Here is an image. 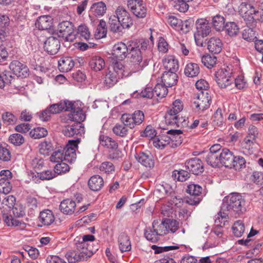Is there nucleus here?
<instances>
[{
    "label": "nucleus",
    "mask_w": 263,
    "mask_h": 263,
    "mask_svg": "<svg viewBox=\"0 0 263 263\" xmlns=\"http://www.w3.org/2000/svg\"><path fill=\"white\" fill-rule=\"evenodd\" d=\"M79 142V139L69 140L63 149H59L52 153L50 157V161L57 163L63 161L73 162L76 159V151Z\"/></svg>",
    "instance_id": "f257e3e1"
},
{
    "label": "nucleus",
    "mask_w": 263,
    "mask_h": 263,
    "mask_svg": "<svg viewBox=\"0 0 263 263\" xmlns=\"http://www.w3.org/2000/svg\"><path fill=\"white\" fill-rule=\"evenodd\" d=\"M183 107V103L179 99L173 102V108L168 110L165 116L166 124L181 128L187 127L189 118L180 117L178 114L182 110Z\"/></svg>",
    "instance_id": "f03ea898"
},
{
    "label": "nucleus",
    "mask_w": 263,
    "mask_h": 263,
    "mask_svg": "<svg viewBox=\"0 0 263 263\" xmlns=\"http://www.w3.org/2000/svg\"><path fill=\"white\" fill-rule=\"evenodd\" d=\"M167 133L173 135L171 138L167 136H162L158 138H154L153 141L154 146L159 149H163L166 146L175 147L180 145L182 141V138L180 135L183 133L181 129H171Z\"/></svg>",
    "instance_id": "7ed1b4c3"
},
{
    "label": "nucleus",
    "mask_w": 263,
    "mask_h": 263,
    "mask_svg": "<svg viewBox=\"0 0 263 263\" xmlns=\"http://www.w3.org/2000/svg\"><path fill=\"white\" fill-rule=\"evenodd\" d=\"M245 200L239 194L233 193L224 197L223 207L232 214H242L246 211Z\"/></svg>",
    "instance_id": "20e7f679"
},
{
    "label": "nucleus",
    "mask_w": 263,
    "mask_h": 263,
    "mask_svg": "<svg viewBox=\"0 0 263 263\" xmlns=\"http://www.w3.org/2000/svg\"><path fill=\"white\" fill-rule=\"evenodd\" d=\"M144 120V113L140 110L135 111L132 114H124L121 117L122 123L130 129L141 124Z\"/></svg>",
    "instance_id": "39448f33"
},
{
    "label": "nucleus",
    "mask_w": 263,
    "mask_h": 263,
    "mask_svg": "<svg viewBox=\"0 0 263 263\" xmlns=\"http://www.w3.org/2000/svg\"><path fill=\"white\" fill-rule=\"evenodd\" d=\"M239 13L248 25L254 23L258 19L257 14L259 12L255 10L250 4L246 3H242L240 5Z\"/></svg>",
    "instance_id": "423d86ee"
},
{
    "label": "nucleus",
    "mask_w": 263,
    "mask_h": 263,
    "mask_svg": "<svg viewBox=\"0 0 263 263\" xmlns=\"http://www.w3.org/2000/svg\"><path fill=\"white\" fill-rule=\"evenodd\" d=\"M211 97L208 91H201L194 99L193 104L196 111L201 112L207 109L210 106Z\"/></svg>",
    "instance_id": "0eeeda50"
},
{
    "label": "nucleus",
    "mask_w": 263,
    "mask_h": 263,
    "mask_svg": "<svg viewBox=\"0 0 263 263\" xmlns=\"http://www.w3.org/2000/svg\"><path fill=\"white\" fill-rule=\"evenodd\" d=\"M215 81L221 88H226L231 85L234 81L231 72L226 69H220L216 72Z\"/></svg>",
    "instance_id": "6e6552de"
},
{
    "label": "nucleus",
    "mask_w": 263,
    "mask_h": 263,
    "mask_svg": "<svg viewBox=\"0 0 263 263\" xmlns=\"http://www.w3.org/2000/svg\"><path fill=\"white\" fill-rule=\"evenodd\" d=\"M128 8L137 17L143 18L146 14V9L142 1L129 0L127 2Z\"/></svg>",
    "instance_id": "1a4fd4ad"
},
{
    "label": "nucleus",
    "mask_w": 263,
    "mask_h": 263,
    "mask_svg": "<svg viewBox=\"0 0 263 263\" xmlns=\"http://www.w3.org/2000/svg\"><path fill=\"white\" fill-rule=\"evenodd\" d=\"M59 37L65 38L66 41L72 40L73 35V25L69 21H63L58 25Z\"/></svg>",
    "instance_id": "9d476101"
},
{
    "label": "nucleus",
    "mask_w": 263,
    "mask_h": 263,
    "mask_svg": "<svg viewBox=\"0 0 263 263\" xmlns=\"http://www.w3.org/2000/svg\"><path fill=\"white\" fill-rule=\"evenodd\" d=\"M76 248L84 260L91 257L98 250L92 244L79 241L76 242Z\"/></svg>",
    "instance_id": "9b49d317"
},
{
    "label": "nucleus",
    "mask_w": 263,
    "mask_h": 263,
    "mask_svg": "<svg viewBox=\"0 0 263 263\" xmlns=\"http://www.w3.org/2000/svg\"><path fill=\"white\" fill-rule=\"evenodd\" d=\"M185 168L190 173L196 175L200 174L204 170L202 162L197 158L187 160L185 163Z\"/></svg>",
    "instance_id": "f8f14e48"
},
{
    "label": "nucleus",
    "mask_w": 263,
    "mask_h": 263,
    "mask_svg": "<svg viewBox=\"0 0 263 263\" xmlns=\"http://www.w3.org/2000/svg\"><path fill=\"white\" fill-rule=\"evenodd\" d=\"M135 158L139 163L147 168H153L155 165L154 157L149 151L136 153Z\"/></svg>",
    "instance_id": "ddd939ff"
},
{
    "label": "nucleus",
    "mask_w": 263,
    "mask_h": 263,
    "mask_svg": "<svg viewBox=\"0 0 263 263\" xmlns=\"http://www.w3.org/2000/svg\"><path fill=\"white\" fill-rule=\"evenodd\" d=\"M202 191L201 186L198 184H191L187 186V192L191 195L194 196L187 200V202L191 205H197L201 200L200 196Z\"/></svg>",
    "instance_id": "4468645a"
},
{
    "label": "nucleus",
    "mask_w": 263,
    "mask_h": 263,
    "mask_svg": "<svg viewBox=\"0 0 263 263\" xmlns=\"http://www.w3.org/2000/svg\"><path fill=\"white\" fill-rule=\"evenodd\" d=\"M196 31L194 33V37H204L211 32V26L206 20L198 19L196 22Z\"/></svg>",
    "instance_id": "2eb2a0df"
},
{
    "label": "nucleus",
    "mask_w": 263,
    "mask_h": 263,
    "mask_svg": "<svg viewBox=\"0 0 263 263\" xmlns=\"http://www.w3.org/2000/svg\"><path fill=\"white\" fill-rule=\"evenodd\" d=\"M9 68L13 74L18 77L26 78L29 75L27 66L18 61L14 60L11 62Z\"/></svg>",
    "instance_id": "dca6fc26"
},
{
    "label": "nucleus",
    "mask_w": 263,
    "mask_h": 263,
    "mask_svg": "<svg viewBox=\"0 0 263 263\" xmlns=\"http://www.w3.org/2000/svg\"><path fill=\"white\" fill-rule=\"evenodd\" d=\"M115 15L121 22L123 27L128 28L133 25V21L129 14L123 7L119 6Z\"/></svg>",
    "instance_id": "f3484780"
},
{
    "label": "nucleus",
    "mask_w": 263,
    "mask_h": 263,
    "mask_svg": "<svg viewBox=\"0 0 263 263\" xmlns=\"http://www.w3.org/2000/svg\"><path fill=\"white\" fill-rule=\"evenodd\" d=\"M129 54L130 55V61L135 64H137L139 66V69H142L148 65V59L146 57V55H144L141 50L132 51Z\"/></svg>",
    "instance_id": "a211bd4d"
},
{
    "label": "nucleus",
    "mask_w": 263,
    "mask_h": 263,
    "mask_svg": "<svg viewBox=\"0 0 263 263\" xmlns=\"http://www.w3.org/2000/svg\"><path fill=\"white\" fill-rule=\"evenodd\" d=\"M72 106L66 111H70L68 114V119L71 121H75L76 123H81L85 118V115L82 109L77 107L75 103L71 102Z\"/></svg>",
    "instance_id": "6ab92c4d"
},
{
    "label": "nucleus",
    "mask_w": 263,
    "mask_h": 263,
    "mask_svg": "<svg viewBox=\"0 0 263 263\" xmlns=\"http://www.w3.org/2000/svg\"><path fill=\"white\" fill-rule=\"evenodd\" d=\"M60 48V43L58 39L51 36L47 38L44 42V48L49 54H56Z\"/></svg>",
    "instance_id": "aec40b11"
},
{
    "label": "nucleus",
    "mask_w": 263,
    "mask_h": 263,
    "mask_svg": "<svg viewBox=\"0 0 263 263\" xmlns=\"http://www.w3.org/2000/svg\"><path fill=\"white\" fill-rule=\"evenodd\" d=\"M220 155V163L226 167L232 168L235 160L233 153L229 149L224 148L222 149Z\"/></svg>",
    "instance_id": "412c9836"
},
{
    "label": "nucleus",
    "mask_w": 263,
    "mask_h": 263,
    "mask_svg": "<svg viewBox=\"0 0 263 263\" xmlns=\"http://www.w3.org/2000/svg\"><path fill=\"white\" fill-rule=\"evenodd\" d=\"M83 132L84 127L82 126L81 123H74L71 125H68L63 130V134L68 137L81 135Z\"/></svg>",
    "instance_id": "4be33fe9"
},
{
    "label": "nucleus",
    "mask_w": 263,
    "mask_h": 263,
    "mask_svg": "<svg viewBox=\"0 0 263 263\" xmlns=\"http://www.w3.org/2000/svg\"><path fill=\"white\" fill-rule=\"evenodd\" d=\"M165 71L176 72L179 68L178 62L173 55H167L163 60Z\"/></svg>",
    "instance_id": "5701e85b"
},
{
    "label": "nucleus",
    "mask_w": 263,
    "mask_h": 263,
    "mask_svg": "<svg viewBox=\"0 0 263 263\" xmlns=\"http://www.w3.org/2000/svg\"><path fill=\"white\" fill-rule=\"evenodd\" d=\"M207 47L210 52L218 54L222 50L223 44L219 38L212 37L207 42Z\"/></svg>",
    "instance_id": "b1692460"
},
{
    "label": "nucleus",
    "mask_w": 263,
    "mask_h": 263,
    "mask_svg": "<svg viewBox=\"0 0 263 263\" xmlns=\"http://www.w3.org/2000/svg\"><path fill=\"white\" fill-rule=\"evenodd\" d=\"M38 219L42 226H48L53 223L55 217L53 212L47 209L40 212Z\"/></svg>",
    "instance_id": "393cba45"
},
{
    "label": "nucleus",
    "mask_w": 263,
    "mask_h": 263,
    "mask_svg": "<svg viewBox=\"0 0 263 263\" xmlns=\"http://www.w3.org/2000/svg\"><path fill=\"white\" fill-rule=\"evenodd\" d=\"M104 183V180L102 177L98 175H95L89 179L88 186L90 190L98 192L103 187Z\"/></svg>",
    "instance_id": "a878e982"
},
{
    "label": "nucleus",
    "mask_w": 263,
    "mask_h": 263,
    "mask_svg": "<svg viewBox=\"0 0 263 263\" xmlns=\"http://www.w3.org/2000/svg\"><path fill=\"white\" fill-rule=\"evenodd\" d=\"M74 64V61L71 57H64L59 60L58 68L60 71L66 72L71 70Z\"/></svg>",
    "instance_id": "bb28decb"
},
{
    "label": "nucleus",
    "mask_w": 263,
    "mask_h": 263,
    "mask_svg": "<svg viewBox=\"0 0 263 263\" xmlns=\"http://www.w3.org/2000/svg\"><path fill=\"white\" fill-rule=\"evenodd\" d=\"M127 46L126 44L123 42H118L113 47V55L120 60H123L125 58L127 55Z\"/></svg>",
    "instance_id": "cd10ccee"
},
{
    "label": "nucleus",
    "mask_w": 263,
    "mask_h": 263,
    "mask_svg": "<svg viewBox=\"0 0 263 263\" xmlns=\"http://www.w3.org/2000/svg\"><path fill=\"white\" fill-rule=\"evenodd\" d=\"M76 204L74 201L70 199L63 200L60 205L61 211L65 214L71 215L74 212Z\"/></svg>",
    "instance_id": "c85d7f7f"
},
{
    "label": "nucleus",
    "mask_w": 263,
    "mask_h": 263,
    "mask_svg": "<svg viewBox=\"0 0 263 263\" xmlns=\"http://www.w3.org/2000/svg\"><path fill=\"white\" fill-rule=\"evenodd\" d=\"M177 78L176 72L164 71L161 78V82L165 86L172 87L176 84Z\"/></svg>",
    "instance_id": "c756f323"
},
{
    "label": "nucleus",
    "mask_w": 263,
    "mask_h": 263,
    "mask_svg": "<svg viewBox=\"0 0 263 263\" xmlns=\"http://www.w3.org/2000/svg\"><path fill=\"white\" fill-rule=\"evenodd\" d=\"M52 24V18L49 15H43L39 17L35 22V26L39 30L50 29Z\"/></svg>",
    "instance_id": "7c9ffc66"
},
{
    "label": "nucleus",
    "mask_w": 263,
    "mask_h": 263,
    "mask_svg": "<svg viewBox=\"0 0 263 263\" xmlns=\"http://www.w3.org/2000/svg\"><path fill=\"white\" fill-rule=\"evenodd\" d=\"M71 102L69 101H64L60 102L59 103L51 105L49 107V112L52 114H56L60 112L63 110L66 111L72 106Z\"/></svg>",
    "instance_id": "2f4dec72"
},
{
    "label": "nucleus",
    "mask_w": 263,
    "mask_h": 263,
    "mask_svg": "<svg viewBox=\"0 0 263 263\" xmlns=\"http://www.w3.org/2000/svg\"><path fill=\"white\" fill-rule=\"evenodd\" d=\"M118 242L120 250L122 252L130 250V241L129 236L126 233H122L120 234Z\"/></svg>",
    "instance_id": "473e14b6"
},
{
    "label": "nucleus",
    "mask_w": 263,
    "mask_h": 263,
    "mask_svg": "<svg viewBox=\"0 0 263 263\" xmlns=\"http://www.w3.org/2000/svg\"><path fill=\"white\" fill-rule=\"evenodd\" d=\"M185 75L189 78H194L198 76L200 73L199 65L194 63L187 64L184 70Z\"/></svg>",
    "instance_id": "72a5a7b5"
},
{
    "label": "nucleus",
    "mask_w": 263,
    "mask_h": 263,
    "mask_svg": "<svg viewBox=\"0 0 263 263\" xmlns=\"http://www.w3.org/2000/svg\"><path fill=\"white\" fill-rule=\"evenodd\" d=\"M109 69L117 74L121 79L124 76H127L128 75V73L126 72L125 67L121 62L116 61L112 63Z\"/></svg>",
    "instance_id": "f704fd0d"
},
{
    "label": "nucleus",
    "mask_w": 263,
    "mask_h": 263,
    "mask_svg": "<svg viewBox=\"0 0 263 263\" xmlns=\"http://www.w3.org/2000/svg\"><path fill=\"white\" fill-rule=\"evenodd\" d=\"M106 10V6L104 3L100 2L94 3L90 8V13L96 16H103Z\"/></svg>",
    "instance_id": "c9c22d12"
},
{
    "label": "nucleus",
    "mask_w": 263,
    "mask_h": 263,
    "mask_svg": "<svg viewBox=\"0 0 263 263\" xmlns=\"http://www.w3.org/2000/svg\"><path fill=\"white\" fill-rule=\"evenodd\" d=\"M89 66L95 71H98L102 70L105 66L104 60L100 57H92L89 63Z\"/></svg>",
    "instance_id": "e433bc0d"
},
{
    "label": "nucleus",
    "mask_w": 263,
    "mask_h": 263,
    "mask_svg": "<svg viewBox=\"0 0 263 263\" xmlns=\"http://www.w3.org/2000/svg\"><path fill=\"white\" fill-rule=\"evenodd\" d=\"M108 23L110 30L114 32H121L123 29L126 28L122 26L121 22L115 15L110 16Z\"/></svg>",
    "instance_id": "4c0bfd02"
},
{
    "label": "nucleus",
    "mask_w": 263,
    "mask_h": 263,
    "mask_svg": "<svg viewBox=\"0 0 263 263\" xmlns=\"http://www.w3.org/2000/svg\"><path fill=\"white\" fill-rule=\"evenodd\" d=\"M144 236L146 239L152 242H156L160 239V235L155 228H147L144 230Z\"/></svg>",
    "instance_id": "58836bf2"
},
{
    "label": "nucleus",
    "mask_w": 263,
    "mask_h": 263,
    "mask_svg": "<svg viewBox=\"0 0 263 263\" xmlns=\"http://www.w3.org/2000/svg\"><path fill=\"white\" fill-rule=\"evenodd\" d=\"M152 226L153 228H155L160 236H164L168 234L165 218L162 220L161 223H159L158 220H154Z\"/></svg>",
    "instance_id": "ea45409f"
},
{
    "label": "nucleus",
    "mask_w": 263,
    "mask_h": 263,
    "mask_svg": "<svg viewBox=\"0 0 263 263\" xmlns=\"http://www.w3.org/2000/svg\"><path fill=\"white\" fill-rule=\"evenodd\" d=\"M220 154L208 153L205 159L206 163L213 167L218 166L220 164Z\"/></svg>",
    "instance_id": "a19ab883"
},
{
    "label": "nucleus",
    "mask_w": 263,
    "mask_h": 263,
    "mask_svg": "<svg viewBox=\"0 0 263 263\" xmlns=\"http://www.w3.org/2000/svg\"><path fill=\"white\" fill-rule=\"evenodd\" d=\"M172 177L179 181H186L190 177V173L184 170H175L173 172Z\"/></svg>",
    "instance_id": "79ce46f5"
},
{
    "label": "nucleus",
    "mask_w": 263,
    "mask_h": 263,
    "mask_svg": "<svg viewBox=\"0 0 263 263\" xmlns=\"http://www.w3.org/2000/svg\"><path fill=\"white\" fill-rule=\"evenodd\" d=\"M121 78L119 77L117 74L109 69L108 72L105 77V83L108 87H110L114 85Z\"/></svg>",
    "instance_id": "37998d69"
},
{
    "label": "nucleus",
    "mask_w": 263,
    "mask_h": 263,
    "mask_svg": "<svg viewBox=\"0 0 263 263\" xmlns=\"http://www.w3.org/2000/svg\"><path fill=\"white\" fill-rule=\"evenodd\" d=\"M11 153L7 145H0V160L8 162L11 160Z\"/></svg>",
    "instance_id": "c03bdc74"
},
{
    "label": "nucleus",
    "mask_w": 263,
    "mask_h": 263,
    "mask_svg": "<svg viewBox=\"0 0 263 263\" xmlns=\"http://www.w3.org/2000/svg\"><path fill=\"white\" fill-rule=\"evenodd\" d=\"M167 233H174L179 228V222L175 219L165 218Z\"/></svg>",
    "instance_id": "a18cd8bd"
},
{
    "label": "nucleus",
    "mask_w": 263,
    "mask_h": 263,
    "mask_svg": "<svg viewBox=\"0 0 263 263\" xmlns=\"http://www.w3.org/2000/svg\"><path fill=\"white\" fill-rule=\"evenodd\" d=\"M65 256L69 263H76L78 261L84 260L78 253L77 249L75 250L68 252Z\"/></svg>",
    "instance_id": "49530a36"
},
{
    "label": "nucleus",
    "mask_w": 263,
    "mask_h": 263,
    "mask_svg": "<svg viewBox=\"0 0 263 263\" xmlns=\"http://www.w3.org/2000/svg\"><path fill=\"white\" fill-rule=\"evenodd\" d=\"M30 136L34 139H40L46 136L47 130L44 127H38L34 128L30 132Z\"/></svg>",
    "instance_id": "de8ad7c7"
},
{
    "label": "nucleus",
    "mask_w": 263,
    "mask_h": 263,
    "mask_svg": "<svg viewBox=\"0 0 263 263\" xmlns=\"http://www.w3.org/2000/svg\"><path fill=\"white\" fill-rule=\"evenodd\" d=\"M232 230L235 236L237 237H241L245 231L244 223L241 220L236 221L232 227Z\"/></svg>",
    "instance_id": "09e8293b"
},
{
    "label": "nucleus",
    "mask_w": 263,
    "mask_h": 263,
    "mask_svg": "<svg viewBox=\"0 0 263 263\" xmlns=\"http://www.w3.org/2000/svg\"><path fill=\"white\" fill-rule=\"evenodd\" d=\"M167 86L163 83H157L154 90V94L160 98H162L167 94Z\"/></svg>",
    "instance_id": "8fccbe9b"
},
{
    "label": "nucleus",
    "mask_w": 263,
    "mask_h": 263,
    "mask_svg": "<svg viewBox=\"0 0 263 263\" xmlns=\"http://www.w3.org/2000/svg\"><path fill=\"white\" fill-rule=\"evenodd\" d=\"M127 126L124 124H117L113 128L112 131L117 136L121 137H125L128 133Z\"/></svg>",
    "instance_id": "3c124183"
},
{
    "label": "nucleus",
    "mask_w": 263,
    "mask_h": 263,
    "mask_svg": "<svg viewBox=\"0 0 263 263\" xmlns=\"http://www.w3.org/2000/svg\"><path fill=\"white\" fill-rule=\"evenodd\" d=\"M54 171L56 176L58 175H63L70 170L69 165L64 161L62 162L58 163L54 167Z\"/></svg>",
    "instance_id": "603ef678"
},
{
    "label": "nucleus",
    "mask_w": 263,
    "mask_h": 263,
    "mask_svg": "<svg viewBox=\"0 0 263 263\" xmlns=\"http://www.w3.org/2000/svg\"><path fill=\"white\" fill-rule=\"evenodd\" d=\"M224 28L229 35L231 36H236L238 34L239 28L234 22H228L225 25Z\"/></svg>",
    "instance_id": "864d4df0"
},
{
    "label": "nucleus",
    "mask_w": 263,
    "mask_h": 263,
    "mask_svg": "<svg viewBox=\"0 0 263 263\" xmlns=\"http://www.w3.org/2000/svg\"><path fill=\"white\" fill-rule=\"evenodd\" d=\"M216 57L210 54L204 55L201 58L202 64L208 68H212L216 64Z\"/></svg>",
    "instance_id": "5fc2aeb1"
},
{
    "label": "nucleus",
    "mask_w": 263,
    "mask_h": 263,
    "mask_svg": "<svg viewBox=\"0 0 263 263\" xmlns=\"http://www.w3.org/2000/svg\"><path fill=\"white\" fill-rule=\"evenodd\" d=\"M213 25L217 31H221L224 28V18L220 15H217L213 18Z\"/></svg>",
    "instance_id": "6e6d98bb"
},
{
    "label": "nucleus",
    "mask_w": 263,
    "mask_h": 263,
    "mask_svg": "<svg viewBox=\"0 0 263 263\" xmlns=\"http://www.w3.org/2000/svg\"><path fill=\"white\" fill-rule=\"evenodd\" d=\"M2 119L4 123L7 125L14 124L17 120V117L10 112H4L2 115Z\"/></svg>",
    "instance_id": "4d7b16f0"
},
{
    "label": "nucleus",
    "mask_w": 263,
    "mask_h": 263,
    "mask_svg": "<svg viewBox=\"0 0 263 263\" xmlns=\"http://www.w3.org/2000/svg\"><path fill=\"white\" fill-rule=\"evenodd\" d=\"M5 221L7 223V224L9 226H20L21 229H24L26 226V224L24 222H22L12 217L11 215L7 216L4 217Z\"/></svg>",
    "instance_id": "13d9d810"
},
{
    "label": "nucleus",
    "mask_w": 263,
    "mask_h": 263,
    "mask_svg": "<svg viewBox=\"0 0 263 263\" xmlns=\"http://www.w3.org/2000/svg\"><path fill=\"white\" fill-rule=\"evenodd\" d=\"M9 140L13 145L20 146L24 142V138L20 134H14L10 136Z\"/></svg>",
    "instance_id": "bf43d9fd"
},
{
    "label": "nucleus",
    "mask_w": 263,
    "mask_h": 263,
    "mask_svg": "<svg viewBox=\"0 0 263 263\" xmlns=\"http://www.w3.org/2000/svg\"><path fill=\"white\" fill-rule=\"evenodd\" d=\"M222 109L218 108L213 117V122L214 125L220 126L222 125L223 122V117L222 116Z\"/></svg>",
    "instance_id": "052dcab7"
},
{
    "label": "nucleus",
    "mask_w": 263,
    "mask_h": 263,
    "mask_svg": "<svg viewBox=\"0 0 263 263\" xmlns=\"http://www.w3.org/2000/svg\"><path fill=\"white\" fill-rule=\"evenodd\" d=\"M250 179L253 183L261 185L263 183V173L261 172L254 171Z\"/></svg>",
    "instance_id": "680f3d73"
},
{
    "label": "nucleus",
    "mask_w": 263,
    "mask_h": 263,
    "mask_svg": "<svg viewBox=\"0 0 263 263\" xmlns=\"http://www.w3.org/2000/svg\"><path fill=\"white\" fill-rule=\"evenodd\" d=\"M12 187V186L10 181H7L3 179H0V192L7 194L11 192Z\"/></svg>",
    "instance_id": "e2e57ef3"
},
{
    "label": "nucleus",
    "mask_w": 263,
    "mask_h": 263,
    "mask_svg": "<svg viewBox=\"0 0 263 263\" xmlns=\"http://www.w3.org/2000/svg\"><path fill=\"white\" fill-rule=\"evenodd\" d=\"M187 2L186 1L182 0H178L177 2H174V4H172V5L174 6L175 9L181 12H185L188 10L189 7Z\"/></svg>",
    "instance_id": "0e129e2a"
},
{
    "label": "nucleus",
    "mask_w": 263,
    "mask_h": 263,
    "mask_svg": "<svg viewBox=\"0 0 263 263\" xmlns=\"http://www.w3.org/2000/svg\"><path fill=\"white\" fill-rule=\"evenodd\" d=\"M157 133L156 130L151 125H147L144 131H143L141 136L143 137H147L150 139L155 138L156 136Z\"/></svg>",
    "instance_id": "69168bd1"
},
{
    "label": "nucleus",
    "mask_w": 263,
    "mask_h": 263,
    "mask_svg": "<svg viewBox=\"0 0 263 263\" xmlns=\"http://www.w3.org/2000/svg\"><path fill=\"white\" fill-rule=\"evenodd\" d=\"M167 23L176 30H178L179 28V25L182 23V21L178 19L176 16L169 15L167 17Z\"/></svg>",
    "instance_id": "338daca9"
},
{
    "label": "nucleus",
    "mask_w": 263,
    "mask_h": 263,
    "mask_svg": "<svg viewBox=\"0 0 263 263\" xmlns=\"http://www.w3.org/2000/svg\"><path fill=\"white\" fill-rule=\"evenodd\" d=\"M78 32L82 37L86 40H88L90 36L89 29L85 25H80L78 28Z\"/></svg>",
    "instance_id": "774afa93"
}]
</instances>
